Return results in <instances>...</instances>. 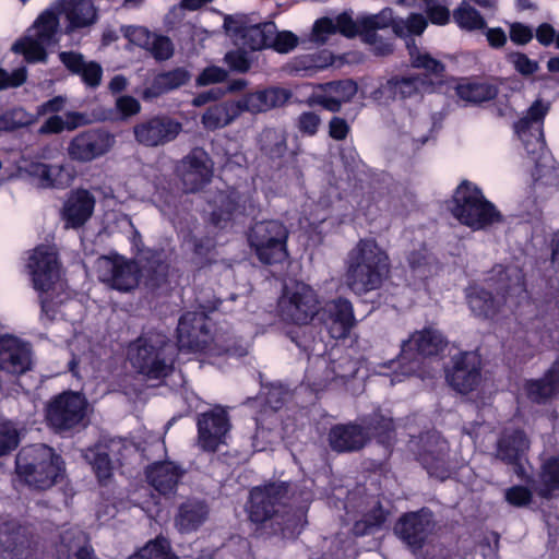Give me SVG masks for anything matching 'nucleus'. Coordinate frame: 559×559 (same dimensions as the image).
Wrapping results in <instances>:
<instances>
[{
	"instance_id": "69168bd1",
	"label": "nucleus",
	"mask_w": 559,
	"mask_h": 559,
	"mask_svg": "<svg viewBox=\"0 0 559 559\" xmlns=\"http://www.w3.org/2000/svg\"><path fill=\"white\" fill-rule=\"evenodd\" d=\"M287 336L304 352L312 350L313 335L308 325H296L287 331Z\"/></svg>"
},
{
	"instance_id": "8fccbe9b",
	"label": "nucleus",
	"mask_w": 559,
	"mask_h": 559,
	"mask_svg": "<svg viewBox=\"0 0 559 559\" xmlns=\"http://www.w3.org/2000/svg\"><path fill=\"white\" fill-rule=\"evenodd\" d=\"M21 442L20 432L15 424L0 414V457L15 451Z\"/></svg>"
},
{
	"instance_id": "79ce46f5",
	"label": "nucleus",
	"mask_w": 559,
	"mask_h": 559,
	"mask_svg": "<svg viewBox=\"0 0 559 559\" xmlns=\"http://www.w3.org/2000/svg\"><path fill=\"white\" fill-rule=\"evenodd\" d=\"M276 33V24L272 21L247 26L242 44L252 51L269 49L272 35Z\"/></svg>"
},
{
	"instance_id": "f8f14e48",
	"label": "nucleus",
	"mask_w": 559,
	"mask_h": 559,
	"mask_svg": "<svg viewBox=\"0 0 559 559\" xmlns=\"http://www.w3.org/2000/svg\"><path fill=\"white\" fill-rule=\"evenodd\" d=\"M183 124L168 114L158 112L141 119L133 126L134 140L145 147L164 146L175 141Z\"/></svg>"
},
{
	"instance_id": "a18cd8bd",
	"label": "nucleus",
	"mask_w": 559,
	"mask_h": 559,
	"mask_svg": "<svg viewBox=\"0 0 559 559\" xmlns=\"http://www.w3.org/2000/svg\"><path fill=\"white\" fill-rule=\"evenodd\" d=\"M53 43L41 41L36 35L35 37L26 36L16 40L12 46V51L24 56L28 63L47 62L48 53L46 46Z\"/></svg>"
},
{
	"instance_id": "20e7f679",
	"label": "nucleus",
	"mask_w": 559,
	"mask_h": 559,
	"mask_svg": "<svg viewBox=\"0 0 559 559\" xmlns=\"http://www.w3.org/2000/svg\"><path fill=\"white\" fill-rule=\"evenodd\" d=\"M452 216L472 230H484L504 222V216L474 182L464 179L449 203Z\"/></svg>"
},
{
	"instance_id": "ea45409f",
	"label": "nucleus",
	"mask_w": 559,
	"mask_h": 559,
	"mask_svg": "<svg viewBox=\"0 0 559 559\" xmlns=\"http://www.w3.org/2000/svg\"><path fill=\"white\" fill-rule=\"evenodd\" d=\"M455 93L462 100L479 105L496 99L499 87L485 81L467 80L456 85Z\"/></svg>"
},
{
	"instance_id": "2f4dec72",
	"label": "nucleus",
	"mask_w": 559,
	"mask_h": 559,
	"mask_svg": "<svg viewBox=\"0 0 559 559\" xmlns=\"http://www.w3.org/2000/svg\"><path fill=\"white\" fill-rule=\"evenodd\" d=\"M25 173L37 178L43 188H67L74 179L72 169L66 165H49L36 160H32L25 166Z\"/></svg>"
},
{
	"instance_id": "6e6552de",
	"label": "nucleus",
	"mask_w": 559,
	"mask_h": 559,
	"mask_svg": "<svg viewBox=\"0 0 559 559\" xmlns=\"http://www.w3.org/2000/svg\"><path fill=\"white\" fill-rule=\"evenodd\" d=\"M33 288L39 293L41 314L50 321L56 318V304L44 294L55 289L59 281V262L57 253L49 251L45 246H38L33 250L26 264Z\"/></svg>"
},
{
	"instance_id": "680f3d73",
	"label": "nucleus",
	"mask_w": 559,
	"mask_h": 559,
	"mask_svg": "<svg viewBox=\"0 0 559 559\" xmlns=\"http://www.w3.org/2000/svg\"><path fill=\"white\" fill-rule=\"evenodd\" d=\"M224 61L230 71L237 73H246L251 67V59L243 49L229 50L226 52Z\"/></svg>"
},
{
	"instance_id": "f03ea898",
	"label": "nucleus",
	"mask_w": 559,
	"mask_h": 559,
	"mask_svg": "<svg viewBox=\"0 0 559 559\" xmlns=\"http://www.w3.org/2000/svg\"><path fill=\"white\" fill-rule=\"evenodd\" d=\"M449 345L447 336L438 329L427 325L403 340L399 355L383 367L392 370V381L419 376L425 358L441 356Z\"/></svg>"
},
{
	"instance_id": "bb28decb",
	"label": "nucleus",
	"mask_w": 559,
	"mask_h": 559,
	"mask_svg": "<svg viewBox=\"0 0 559 559\" xmlns=\"http://www.w3.org/2000/svg\"><path fill=\"white\" fill-rule=\"evenodd\" d=\"M95 202L93 193L86 189L70 191L61 211L66 227L74 229L82 227L93 215Z\"/></svg>"
},
{
	"instance_id": "ddd939ff",
	"label": "nucleus",
	"mask_w": 559,
	"mask_h": 559,
	"mask_svg": "<svg viewBox=\"0 0 559 559\" xmlns=\"http://www.w3.org/2000/svg\"><path fill=\"white\" fill-rule=\"evenodd\" d=\"M115 144V136L105 128H90L74 135L67 146L70 160L91 163L106 155Z\"/></svg>"
},
{
	"instance_id": "603ef678",
	"label": "nucleus",
	"mask_w": 559,
	"mask_h": 559,
	"mask_svg": "<svg viewBox=\"0 0 559 559\" xmlns=\"http://www.w3.org/2000/svg\"><path fill=\"white\" fill-rule=\"evenodd\" d=\"M318 88L324 93L337 95L344 103H349L358 92V85L353 79L334 80L318 84Z\"/></svg>"
},
{
	"instance_id": "5fc2aeb1",
	"label": "nucleus",
	"mask_w": 559,
	"mask_h": 559,
	"mask_svg": "<svg viewBox=\"0 0 559 559\" xmlns=\"http://www.w3.org/2000/svg\"><path fill=\"white\" fill-rule=\"evenodd\" d=\"M213 349L217 356L242 358L248 355V348L243 344L242 337L238 336L217 338Z\"/></svg>"
},
{
	"instance_id": "09e8293b",
	"label": "nucleus",
	"mask_w": 559,
	"mask_h": 559,
	"mask_svg": "<svg viewBox=\"0 0 559 559\" xmlns=\"http://www.w3.org/2000/svg\"><path fill=\"white\" fill-rule=\"evenodd\" d=\"M453 20L460 28L477 31L487 28V22L475 8L463 1L454 11Z\"/></svg>"
},
{
	"instance_id": "473e14b6",
	"label": "nucleus",
	"mask_w": 559,
	"mask_h": 559,
	"mask_svg": "<svg viewBox=\"0 0 559 559\" xmlns=\"http://www.w3.org/2000/svg\"><path fill=\"white\" fill-rule=\"evenodd\" d=\"M328 440L331 449L337 453L359 451L366 445L362 426L356 423L334 425Z\"/></svg>"
},
{
	"instance_id": "a19ab883",
	"label": "nucleus",
	"mask_w": 559,
	"mask_h": 559,
	"mask_svg": "<svg viewBox=\"0 0 559 559\" xmlns=\"http://www.w3.org/2000/svg\"><path fill=\"white\" fill-rule=\"evenodd\" d=\"M389 514L390 511L378 500L360 520L354 523L353 534L357 537L374 534L382 528Z\"/></svg>"
},
{
	"instance_id": "58836bf2",
	"label": "nucleus",
	"mask_w": 559,
	"mask_h": 559,
	"mask_svg": "<svg viewBox=\"0 0 559 559\" xmlns=\"http://www.w3.org/2000/svg\"><path fill=\"white\" fill-rule=\"evenodd\" d=\"M288 133L285 129L266 127L258 138L261 154L272 162L282 159L288 151Z\"/></svg>"
},
{
	"instance_id": "aec40b11",
	"label": "nucleus",
	"mask_w": 559,
	"mask_h": 559,
	"mask_svg": "<svg viewBox=\"0 0 559 559\" xmlns=\"http://www.w3.org/2000/svg\"><path fill=\"white\" fill-rule=\"evenodd\" d=\"M335 338L345 337L355 325L352 302L344 297H337L319 305L316 318Z\"/></svg>"
},
{
	"instance_id": "6e6d98bb",
	"label": "nucleus",
	"mask_w": 559,
	"mask_h": 559,
	"mask_svg": "<svg viewBox=\"0 0 559 559\" xmlns=\"http://www.w3.org/2000/svg\"><path fill=\"white\" fill-rule=\"evenodd\" d=\"M91 465L99 485H106L107 481L112 477L114 466L108 452H94Z\"/></svg>"
},
{
	"instance_id": "7c9ffc66",
	"label": "nucleus",
	"mask_w": 559,
	"mask_h": 559,
	"mask_svg": "<svg viewBox=\"0 0 559 559\" xmlns=\"http://www.w3.org/2000/svg\"><path fill=\"white\" fill-rule=\"evenodd\" d=\"M210 507L203 499L188 498L181 502L175 515V526L181 534L198 531L207 520Z\"/></svg>"
},
{
	"instance_id": "9b49d317",
	"label": "nucleus",
	"mask_w": 559,
	"mask_h": 559,
	"mask_svg": "<svg viewBox=\"0 0 559 559\" xmlns=\"http://www.w3.org/2000/svg\"><path fill=\"white\" fill-rule=\"evenodd\" d=\"M352 192L358 207L371 219L377 218L381 212H389L394 200L390 180L377 173H371L364 180L359 179V183L353 185Z\"/></svg>"
},
{
	"instance_id": "393cba45",
	"label": "nucleus",
	"mask_w": 559,
	"mask_h": 559,
	"mask_svg": "<svg viewBox=\"0 0 559 559\" xmlns=\"http://www.w3.org/2000/svg\"><path fill=\"white\" fill-rule=\"evenodd\" d=\"M292 97L293 93L289 88L271 85L246 93L239 99V104L242 112L257 115L283 107Z\"/></svg>"
},
{
	"instance_id": "f3484780",
	"label": "nucleus",
	"mask_w": 559,
	"mask_h": 559,
	"mask_svg": "<svg viewBox=\"0 0 559 559\" xmlns=\"http://www.w3.org/2000/svg\"><path fill=\"white\" fill-rule=\"evenodd\" d=\"M451 361L452 368L445 370L449 385L461 394L476 390L481 380V359L477 352H461Z\"/></svg>"
},
{
	"instance_id": "72a5a7b5",
	"label": "nucleus",
	"mask_w": 559,
	"mask_h": 559,
	"mask_svg": "<svg viewBox=\"0 0 559 559\" xmlns=\"http://www.w3.org/2000/svg\"><path fill=\"white\" fill-rule=\"evenodd\" d=\"M59 5L60 12L64 13L69 21L67 34L88 27L98 19V9L93 0H60Z\"/></svg>"
},
{
	"instance_id": "e2e57ef3",
	"label": "nucleus",
	"mask_w": 559,
	"mask_h": 559,
	"mask_svg": "<svg viewBox=\"0 0 559 559\" xmlns=\"http://www.w3.org/2000/svg\"><path fill=\"white\" fill-rule=\"evenodd\" d=\"M192 252L201 264L211 263V254L215 249V240L210 236L192 237Z\"/></svg>"
},
{
	"instance_id": "2eb2a0df",
	"label": "nucleus",
	"mask_w": 559,
	"mask_h": 559,
	"mask_svg": "<svg viewBox=\"0 0 559 559\" xmlns=\"http://www.w3.org/2000/svg\"><path fill=\"white\" fill-rule=\"evenodd\" d=\"M320 299L318 293L307 284L296 286L289 297H281L278 311L284 321L295 325H308L318 314Z\"/></svg>"
},
{
	"instance_id": "5701e85b",
	"label": "nucleus",
	"mask_w": 559,
	"mask_h": 559,
	"mask_svg": "<svg viewBox=\"0 0 559 559\" xmlns=\"http://www.w3.org/2000/svg\"><path fill=\"white\" fill-rule=\"evenodd\" d=\"M105 260L107 270L100 278L104 283L121 293H128L138 287L141 269L135 261L127 260L119 254L111 258L107 257Z\"/></svg>"
},
{
	"instance_id": "864d4df0",
	"label": "nucleus",
	"mask_w": 559,
	"mask_h": 559,
	"mask_svg": "<svg viewBox=\"0 0 559 559\" xmlns=\"http://www.w3.org/2000/svg\"><path fill=\"white\" fill-rule=\"evenodd\" d=\"M428 26V20L421 13H411L406 21L393 24V32L399 37L420 36Z\"/></svg>"
},
{
	"instance_id": "c756f323",
	"label": "nucleus",
	"mask_w": 559,
	"mask_h": 559,
	"mask_svg": "<svg viewBox=\"0 0 559 559\" xmlns=\"http://www.w3.org/2000/svg\"><path fill=\"white\" fill-rule=\"evenodd\" d=\"M526 397L535 404H546L559 394V359L538 379H527L523 384Z\"/></svg>"
},
{
	"instance_id": "dca6fc26",
	"label": "nucleus",
	"mask_w": 559,
	"mask_h": 559,
	"mask_svg": "<svg viewBox=\"0 0 559 559\" xmlns=\"http://www.w3.org/2000/svg\"><path fill=\"white\" fill-rule=\"evenodd\" d=\"M289 484L286 481L270 483L250 490L247 512L252 523L263 524L276 513V507L286 498Z\"/></svg>"
},
{
	"instance_id": "423d86ee",
	"label": "nucleus",
	"mask_w": 559,
	"mask_h": 559,
	"mask_svg": "<svg viewBox=\"0 0 559 559\" xmlns=\"http://www.w3.org/2000/svg\"><path fill=\"white\" fill-rule=\"evenodd\" d=\"M408 445L415 460L429 477L444 481L454 473L450 443L441 432L435 429L421 431L411 438Z\"/></svg>"
},
{
	"instance_id": "cd10ccee",
	"label": "nucleus",
	"mask_w": 559,
	"mask_h": 559,
	"mask_svg": "<svg viewBox=\"0 0 559 559\" xmlns=\"http://www.w3.org/2000/svg\"><path fill=\"white\" fill-rule=\"evenodd\" d=\"M361 426L366 444L374 440L388 451L393 449L396 442V426L392 417L385 416L378 408L361 419Z\"/></svg>"
},
{
	"instance_id": "e433bc0d",
	"label": "nucleus",
	"mask_w": 559,
	"mask_h": 559,
	"mask_svg": "<svg viewBox=\"0 0 559 559\" xmlns=\"http://www.w3.org/2000/svg\"><path fill=\"white\" fill-rule=\"evenodd\" d=\"M534 491L550 500L559 493V455L552 454L542 460Z\"/></svg>"
},
{
	"instance_id": "a211bd4d",
	"label": "nucleus",
	"mask_w": 559,
	"mask_h": 559,
	"mask_svg": "<svg viewBox=\"0 0 559 559\" xmlns=\"http://www.w3.org/2000/svg\"><path fill=\"white\" fill-rule=\"evenodd\" d=\"M213 162L203 147H194L182 159L180 179L183 191L195 193L204 189L212 180Z\"/></svg>"
},
{
	"instance_id": "338daca9",
	"label": "nucleus",
	"mask_w": 559,
	"mask_h": 559,
	"mask_svg": "<svg viewBox=\"0 0 559 559\" xmlns=\"http://www.w3.org/2000/svg\"><path fill=\"white\" fill-rule=\"evenodd\" d=\"M123 35L131 44L146 50L154 33L145 26L128 25L124 27Z\"/></svg>"
},
{
	"instance_id": "774afa93",
	"label": "nucleus",
	"mask_w": 559,
	"mask_h": 559,
	"mask_svg": "<svg viewBox=\"0 0 559 559\" xmlns=\"http://www.w3.org/2000/svg\"><path fill=\"white\" fill-rule=\"evenodd\" d=\"M335 34L334 21L328 16L318 19L311 31L310 40L324 45L330 35Z\"/></svg>"
},
{
	"instance_id": "7ed1b4c3",
	"label": "nucleus",
	"mask_w": 559,
	"mask_h": 559,
	"mask_svg": "<svg viewBox=\"0 0 559 559\" xmlns=\"http://www.w3.org/2000/svg\"><path fill=\"white\" fill-rule=\"evenodd\" d=\"M15 473L28 486L46 490L64 477V461L52 447L35 443L22 447L15 456Z\"/></svg>"
},
{
	"instance_id": "9d476101",
	"label": "nucleus",
	"mask_w": 559,
	"mask_h": 559,
	"mask_svg": "<svg viewBox=\"0 0 559 559\" xmlns=\"http://www.w3.org/2000/svg\"><path fill=\"white\" fill-rule=\"evenodd\" d=\"M87 400L81 392L63 391L55 395L46 406L47 425L58 433L76 428L86 415Z\"/></svg>"
},
{
	"instance_id": "c03bdc74",
	"label": "nucleus",
	"mask_w": 559,
	"mask_h": 559,
	"mask_svg": "<svg viewBox=\"0 0 559 559\" xmlns=\"http://www.w3.org/2000/svg\"><path fill=\"white\" fill-rule=\"evenodd\" d=\"M548 110H549L548 104H544L540 99L534 100L533 104L526 110V114L519 120L514 121V123H513L514 133L520 139H524V136L530 132V130L533 128V126L538 124L539 130H540V135H543L540 127L544 122V119H545Z\"/></svg>"
},
{
	"instance_id": "6ab92c4d",
	"label": "nucleus",
	"mask_w": 559,
	"mask_h": 559,
	"mask_svg": "<svg viewBox=\"0 0 559 559\" xmlns=\"http://www.w3.org/2000/svg\"><path fill=\"white\" fill-rule=\"evenodd\" d=\"M32 346L15 335L0 336V371L21 377L33 368Z\"/></svg>"
},
{
	"instance_id": "37998d69",
	"label": "nucleus",
	"mask_w": 559,
	"mask_h": 559,
	"mask_svg": "<svg viewBox=\"0 0 559 559\" xmlns=\"http://www.w3.org/2000/svg\"><path fill=\"white\" fill-rule=\"evenodd\" d=\"M127 559H179V557L173 550L170 540L163 535H158L150 539Z\"/></svg>"
},
{
	"instance_id": "4468645a",
	"label": "nucleus",
	"mask_w": 559,
	"mask_h": 559,
	"mask_svg": "<svg viewBox=\"0 0 559 559\" xmlns=\"http://www.w3.org/2000/svg\"><path fill=\"white\" fill-rule=\"evenodd\" d=\"M197 423V445L205 453H215L226 443V436L231 428L228 413L222 406H215L199 413Z\"/></svg>"
},
{
	"instance_id": "4be33fe9",
	"label": "nucleus",
	"mask_w": 559,
	"mask_h": 559,
	"mask_svg": "<svg viewBox=\"0 0 559 559\" xmlns=\"http://www.w3.org/2000/svg\"><path fill=\"white\" fill-rule=\"evenodd\" d=\"M177 342L180 348L201 352L206 348L210 329L206 316L200 312H185L178 321Z\"/></svg>"
},
{
	"instance_id": "c9c22d12",
	"label": "nucleus",
	"mask_w": 559,
	"mask_h": 559,
	"mask_svg": "<svg viewBox=\"0 0 559 559\" xmlns=\"http://www.w3.org/2000/svg\"><path fill=\"white\" fill-rule=\"evenodd\" d=\"M530 449V440L522 429L503 431L497 440L496 457L502 463H515L524 459Z\"/></svg>"
},
{
	"instance_id": "4d7b16f0",
	"label": "nucleus",
	"mask_w": 559,
	"mask_h": 559,
	"mask_svg": "<svg viewBox=\"0 0 559 559\" xmlns=\"http://www.w3.org/2000/svg\"><path fill=\"white\" fill-rule=\"evenodd\" d=\"M411 66L415 69H424L426 71L427 84H432V82L428 79V74H432L437 78H442L445 72V64L440 60L433 58L428 52H421L416 56L413 61H411Z\"/></svg>"
},
{
	"instance_id": "052dcab7",
	"label": "nucleus",
	"mask_w": 559,
	"mask_h": 559,
	"mask_svg": "<svg viewBox=\"0 0 559 559\" xmlns=\"http://www.w3.org/2000/svg\"><path fill=\"white\" fill-rule=\"evenodd\" d=\"M504 499L512 507L524 508L533 501V490L527 486L514 485L506 490Z\"/></svg>"
},
{
	"instance_id": "412c9836",
	"label": "nucleus",
	"mask_w": 559,
	"mask_h": 559,
	"mask_svg": "<svg viewBox=\"0 0 559 559\" xmlns=\"http://www.w3.org/2000/svg\"><path fill=\"white\" fill-rule=\"evenodd\" d=\"M32 533L15 520L0 524V557L2 559H31Z\"/></svg>"
},
{
	"instance_id": "bf43d9fd",
	"label": "nucleus",
	"mask_w": 559,
	"mask_h": 559,
	"mask_svg": "<svg viewBox=\"0 0 559 559\" xmlns=\"http://www.w3.org/2000/svg\"><path fill=\"white\" fill-rule=\"evenodd\" d=\"M299 43V38L290 31H282L272 35L269 49H273L280 53H288L294 50Z\"/></svg>"
},
{
	"instance_id": "39448f33",
	"label": "nucleus",
	"mask_w": 559,
	"mask_h": 559,
	"mask_svg": "<svg viewBox=\"0 0 559 559\" xmlns=\"http://www.w3.org/2000/svg\"><path fill=\"white\" fill-rule=\"evenodd\" d=\"M129 354L139 373L148 379H163L173 370L175 345L165 333L152 330L130 345Z\"/></svg>"
},
{
	"instance_id": "f704fd0d",
	"label": "nucleus",
	"mask_w": 559,
	"mask_h": 559,
	"mask_svg": "<svg viewBox=\"0 0 559 559\" xmlns=\"http://www.w3.org/2000/svg\"><path fill=\"white\" fill-rule=\"evenodd\" d=\"M142 261L141 275L148 290L154 293L168 284L169 264L162 259V251L146 249Z\"/></svg>"
},
{
	"instance_id": "c85d7f7f",
	"label": "nucleus",
	"mask_w": 559,
	"mask_h": 559,
	"mask_svg": "<svg viewBox=\"0 0 559 559\" xmlns=\"http://www.w3.org/2000/svg\"><path fill=\"white\" fill-rule=\"evenodd\" d=\"M192 78L185 67H177L168 71L158 72L145 86L140 96L144 102H153L158 97L187 85Z\"/></svg>"
},
{
	"instance_id": "3c124183",
	"label": "nucleus",
	"mask_w": 559,
	"mask_h": 559,
	"mask_svg": "<svg viewBox=\"0 0 559 559\" xmlns=\"http://www.w3.org/2000/svg\"><path fill=\"white\" fill-rule=\"evenodd\" d=\"M35 122L33 115L22 107H15L0 115V131L13 132Z\"/></svg>"
},
{
	"instance_id": "a878e982",
	"label": "nucleus",
	"mask_w": 559,
	"mask_h": 559,
	"mask_svg": "<svg viewBox=\"0 0 559 559\" xmlns=\"http://www.w3.org/2000/svg\"><path fill=\"white\" fill-rule=\"evenodd\" d=\"M186 469L173 461H157L145 468V478L159 495L169 496L177 491Z\"/></svg>"
},
{
	"instance_id": "1a4fd4ad",
	"label": "nucleus",
	"mask_w": 559,
	"mask_h": 559,
	"mask_svg": "<svg viewBox=\"0 0 559 559\" xmlns=\"http://www.w3.org/2000/svg\"><path fill=\"white\" fill-rule=\"evenodd\" d=\"M436 528L433 511L421 507L402 513L393 525V534L417 559H426L424 548Z\"/></svg>"
},
{
	"instance_id": "0e129e2a",
	"label": "nucleus",
	"mask_w": 559,
	"mask_h": 559,
	"mask_svg": "<svg viewBox=\"0 0 559 559\" xmlns=\"http://www.w3.org/2000/svg\"><path fill=\"white\" fill-rule=\"evenodd\" d=\"M27 80V69L19 67L9 73L0 67V92L8 88H16L22 86Z\"/></svg>"
},
{
	"instance_id": "b1692460",
	"label": "nucleus",
	"mask_w": 559,
	"mask_h": 559,
	"mask_svg": "<svg viewBox=\"0 0 559 559\" xmlns=\"http://www.w3.org/2000/svg\"><path fill=\"white\" fill-rule=\"evenodd\" d=\"M464 297L472 316L483 321L495 320L504 305L502 298L476 282L464 288Z\"/></svg>"
},
{
	"instance_id": "13d9d810",
	"label": "nucleus",
	"mask_w": 559,
	"mask_h": 559,
	"mask_svg": "<svg viewBox=\"0 0 559 559\" xmlns=\"http://www.w3.org/2000/svg\"><path fill=\"white\" fill-rule=\"evenodd\" d=\"M146 50L151 52L156 61L162 62L174 56L175 46L168 36L154 33Z\"/></svg>"
},
{
	"instance_id": "4c0bfd02",
	"label": "nucleus",
	"mask_w": 559,
	"mask_h": 559,
	"mask_svg": "<svg viewBox=\"0 0 559 559\" xmlns=\"http://www.w3.org/2000/svg\"><path fill=\"white\" fill-rule=\"evenodd\" d=\"M241 112L239 100H224L211 105L202 115L201 122L204 129L215 131L229 124Z\"/></svg>"
},
{
	"instance_id": "f257e3e1",
	"label": "nucleus",
	"mask_w": 559,
	"mask_h": 559,
	"mask_svg": "<svg viewBox=\"0 0 559 559\" xmlns=\"http://www.w3.org/2000/svg\"><path fill=\"white\" fill-rule=\"evenodd\" d=\"M389 271L390 258L373 238L360 239L348 252L346 281L356 294L380 288Z\"/></svg>"
},
{
	"instance_id": "de8ad7c7",
	"label": "nucleus",
	"mask_w": 559,
	"mask_h": 559,
	"mask_svg": "<svg viewBox=\"0 0 559 559\" xmlns=\"http://www.w3.org/2000/svg\"><path fill=\"white\" fill-rule=\"evenodd\" d=\"M60 13V8L58 11L46 9L35 20L33 28L36 29L35 35L41 39V41L53 44L57 41L56 35L58 33Z\"/></svg>"
},
{
	"instance_id": "0eeeda50",
	"label": "nucleus",
	"mask_w": 559,
	"mask_h": 559,
	"mask_svg": "<svg viewBox=\"0 0 559 559\" xmlns=\"http://www.w3.org/2000/svg\"><path fill=\"white\" fill-rule=\"evenodd\" d=\"M288 237L287 226L278 219L254 222L247 231L248 245L263 265H274L287 260Z\"/></svg>"
},
{
	"instance_id": "49530a36",
	"label": "nucleus",
	"mask_w": 559,
	"mask_h": 559,
	"mask_svg": "<svg viewBox=\"0 0 559 559\" xmlns=\"http://www.w3.org/2000/svg\"><path fill=\"white\" fill-rule=\"evenodd\" d=\"M340 159L352 186L359 183V179L364 180L372 173L360 159L355 147H342L340 150Z\"/></svg>"
}]
</instances>
